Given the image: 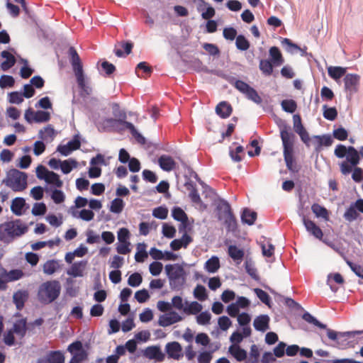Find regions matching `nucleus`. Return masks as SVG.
I'll list each match as a JSON object with an SVG mask.
<instances>
[{"label":"nucleus","instance_id":"f257e3e1","mask_svg":"<svg viewBox=\"0 0 363 363\" xmlns=\"http://www.w3.org/2000/svg\"><path fill=\"white\" fill-rule=\"evenodd\" d=\"M28 231V226L20 219L4 223L0 225V241L9 244L16 237H20Z\"/></svg>","mask_w":363,"mask_h":363},{"label":"nucleus","instance_id":"f03ea898","mask_svg":"<svg viewBox=\"0 0 363 363\" xmlns=\"http://www.w3.org/2000/svg\"><path fill=\"white\" fill-rule=\"evenodd\" d=\"M61 285L59 281H47L40 285L38 291V298L42 303H51L59 297Z\"/></svg>","mask_w":363,"mask_h":363},{"label":"nucleus","instance_id":"7ed1b4c3","mask_svg":"<svg viewBox=\"0 0 363 363\" xmlns=\"http://www.w3.org/2000/svg\"><path fill=\"white\" fill-rule=\"evenodd\" d=\"M2 184L10 188L14 192H21L28 186V175L26 172L17 169H11L6 173Z\"/></svg>","mask_w":363,"mask_h":363},{"label":"nucleus","instance_id":"20e7f679","mask_svg":"<svg viewBox=\"0 0 363 363\" xmlns=\"http://www.w3.org/2000/svg\"><path fill=\"white\" fill-rule=\"evenodd\" d=\"M169 286L173 290H180L185 284V271L179 264H167L164 267Z\"/></svg>","mask_w":363,"mask_h":363},{"label":"nucleus","instance_id":"39448f33","mask_svg":"<svg viewBox=\"0 0 363 363\" xmlns=\"http://www.w3.org/2000/svg\"><path fill=\"white\" fill-rule=\"evenodd\" d=\"M218 219L223 220L228 231L234 232L237 229V220L228 202L220 200L217 206Z\"/></svg>","mask_w":363,"mask_h":363},{"label":"nucleus","instance_id":"423d86ee","mask_svg":"<svg viewBox=\"0 0 363 363\" xmlns=\"http://www.w3.org/2000/svg\"><path fill=\"white\" fill-rule=\"evenodd\" d=\"M126 116L125 113L121 115V118L115 119L112 118H106L104 122L111 126L116 125H122L121 130L127 129L130 131L132 136L140 144L144 145L146 142L145 138L137 130L134 125L125 121Z\"/></svg>","mask_w":363,"mask_h":363},{"label":"nucleus","instance_id":"0eeeda50","mask_svg":"<svg viewBox=\"0 0 363 363\" xmlns=\"http://www.w3.org/2000/svg\"><path fill=\"white\" fill-rule=\"evenodd\" d=\"M233 85L238 91L245 94L247 99L257 104H262V99L257 91L245 82L238 79L235 81Z\"/></svg>","mask_w":363,"mask_h":363},{"label":"nucleus","instance_id":"6e6552de","mask_svg":"<svg viewBox=\"0 0 363 363\" xmlns=\"http://www.w3.org/2000/svg\"><path fill=\"white\" fill-rule=\"evenodd\" d=\"M280 137L283 144V152H294V144L296 136L290 131V128L286 125L281 127Z\"/></svg>","mask_w":363,"mask_h":363},{"label":"nucleus","instance_id":"1a4fd4ad","mask_svg":"<svg viewBox=\"0 0 363 363\" xmlns=\"http://www.w3.org/2000/svg\"><path fill=\"white\" fill-rule=\"evenodd\" d=\"M80 146L79 136L76 135L67 144L58 145L57 151L63 156H68L72 151L79 149Z\"/></svg>","mask_w":363,"mask_h":363},{"label":"nucleus","instance_id":"9d476101","mask_svg":"<svg viewBox=\"0 0 363 363\" xmlns=\"http://www.w3.org/2000/svg\"><path fill=\"white\" fill-rule=\"evenodd\" d=\"M359 82V77L357 74H347L344 78L345 89L348 92L347 98H351L352 95L357 91Z\"/></svg>","mask_w":363,"mask_h":363},{"label":"nucleus","instance_id":"9b49d317","mask_svg":"<svg viewBox=\"0 0 363 363\" xmlns=\"http://www.w3.org/2000/svg\"><path fill=\"white\" fill-rule=\"evenodd\" d=\"M165 352L168 357L175 360H179L183 357V350L181 344L177 341L167 343L165 345Z\"/></svg>","mask_w":363,"mask_h":363},{"label":"nucleus","instance_id":"f8f14e48","mask_svg":"<svg viewBox=\"0 0 363 363\" xmlns=\"http://www.w3.org/2000/svg\"><path fill=\"white\" fill-rule=\"evenodd\" d=\"M143 355L149 359H155L161 362L164 360L165 354L161 350L159 345L149 346L143 351Z\"/></svg>","mask_w":363,"mask_h":363},{"label":"nucleus","instance_id":"ddd939ff","mask_svg":"<svg viewBox=\"0 0 363 363\" xmlns=\"http://www.w3.org/2000/svg\"><path fill=\"white\" fill-rule=\"evenodd\" d=\"M29 298V292L27 290H18L13 294V303L16 309L21 311L25 306L26 302Z\"/></svg>","mask_w":363,"mask_h":363},{"label":"nucleus","instance_id":"4468645a","mask_svg":"<svg viewBox=\"0 0 363 363\" xmlns=\"http://www.w3.org/2000/svg\"><path fill=\"white\" fill-rule=\"evenodd\" d=\"M68 53L74 74L76 75L84 72L81 60L75 48L70 47Z\"/></svg>","mask_w":363,"mask_h":363},{"label":"nucleus","instance_id":"2eb2a0df","mask_svg":"<svg viewBox=\"0 0 363 363\" xmlns=\"http://www.w3.org/2000/svg\"><path fill=\"white\" fill-rule=\"evenodd\" d=\"M302 220L308 232L312 234L315 238L319 240L322 239L323 236V231L313 220L306 218L305 216H303Z\"/></svg>","mask_w":363,"mask_h":363},{"label":"nucleus","instance_id":"dca6fc26","mask_svg":"<svg viewBox=\"0 0 363 363\" xmlns=\"http://www.w3.org/2000/svg\"><path fill=\"white\" fill-rule=\"evenodd\" d=\"M269 315H260L255 318L253 326L257 331L265 332L269 328Z\"/></svg>","mask_w":363,"mask_h":363},{"label":"nucleus","instance_id":"f3484780","mask_svg":"<svg viewBox=\"0 0 363 363\" xmlns=\"http://www.w3.org/2000/svg\"><path fill=\"white\" fill-rule=\"evenodd\" d=\"M192 242V238L190 235L184 233L182 238L174 239L170 243V247L174 251H177L182 247L186 248L187 246Z\"/></svg>","mask_w":363,"mask_h":363},{"label":"nucleus","instance_id":"a211bd4d","mask_svg":"<svg viewBox=\"0 0 363 363\" xmlns=\"http://www.w3.org/2000/svg\"><path fill=\"white\" fill-rule=\"evenodd\" d=\"M75 77L79 89H80V95L82 97L89 96L92 92V89L86 83L84 72L76 74Z\"/></svg>","mask_w":363,"mask_h":363},{"label":"nucleus","instance_id":"6ab92c4d","mask_svg":"<svg viewBox=\"0 0 363 363\" xmlns=\"http://www.w3.org/2000/svg\"><path fill=\"white\" fill-rule=\"evenodd\" d=\"M13 333L20 337H23L27 331V322L26 318H21L14 322L13 328L11 329Z\"/></svg>","mask_w":363,"mask_h":363},{"label":"nucleus","instance_id":"aec40b11","mask_svg":"<svg viewBox=\"0 0 363 363\" xmlns=\"http://www.w3.org/2000/svg\"><path fill=\"white\" fill-rule=\"evenodd\" d=\"M158 164L162 169L167 172L172 170L176 165V162L173 158L166 155H162L159 157Z\"/></svg>","mask_w":363,"mask_h":363},{"label":"nucleus","instance_id":"412c9836","mask_svg":"<svg viewBox=\"0 0 363 363\" xmlns=\"http://www.w3.org/2000/svg\"><path fill=\"white\" fill-rule=\"evenodd\" d=\"M86 262L80 261L72 264L71 267L67 271V274L73 277H80L83 276V270L85 268Z\"/></svg>","mask_w":363,"mask_h":363},{"label":"nucleus","instance_id":"4be33fe9","mask_svg":"<svg viewBox=\"0 0 363 363\" xmlns=\"http://www.w3.org/2000/svg\"><path fill=\"white\" fill-rule=\"evenodd\" d=\"M26 206V200L22 197H16L13 199L11 205V211L16 216L23 213V208Z\"/></svg>","mask_w":363,"mask_h":363},{"label":"nucleus","instance_id":"5701e85b","mask_svg":"<svg viewBox=\"0 0 363 363\" xmlns=\"http://www.w3.org/2000/svg\"><path fill=\"white\" fill-rule=\"evenodd\" d=\"M1 56L6 59L1 64V68L3 71H7L16 64L15 57L7 50H4L1 52Z\"/></svg>","mask_w":363,"mask_h":363},{"label":"nucleus","instance_id":"b1692460","mask_svg":"<svg viewBox=\"0 0 363 363\" xmlns=\"http://www.w3.org/2000/svg\"><path fill=\"white\" fill-rule=\"evenodd\" d=\"M228 255L237 263L240 264L243 259L245 252L236 245H230L228 249Z\"/></svg>","mask_w":363,"mask_h":363},{"label":"nucleus","instance_id":"393cba45","mask_svg":"<svg viewBox=\"0 0 363 363\" xmlns=\"http://www.w3.org/2000/svg\"><path fill=\"white\" fill-rule=\"evenodd\" d=\"M185 186L188 190L190 191L189 196L192 203L195 204H201L202 201L201 197L198 193L197 189H196V185L194 184V182L191 181L187 182L185 184Z\"/></svg>","mask_w":363,"mask_h":363},{"label":"nucleus","instance_id":"a878e982","mask_svg":"<svg viewBox=\"0 0 363 363\" xmlns=\"http://www.w3.org/2000/svg\"><path fill=\"white\" fill-rule=\"evenodd\" d=\"M232 111L231 106L226 101L220 102L216 107V113L223 118L229 117Z\"/></svg>","mask_w":363,"mask_h":363},{"label":"nucleus","instance_id":"bb28decb","mask_svg":"<svg viewBox=\"0 0 363 363\" xmlns=\"http://www.w3.org/2000/svg\"><path fill=\"white\" fill-rule=\"evenodd\" d=\"M228 351L238 362L244 361L247 357V352L240 345H230Z\"/></svg>","mask_w":363,"mask_h":363},{"label":"nucleus","instance_id":"cd10ccee","mask_svg":"<svg viewBox=\"0 0 363 363\" xmlns=\"http://www.w3.org/2000/svg\"><path fill=\"white\" fill-rule=\"evenodd\" d=\"M186 306L183 308V311L187 315H197L203 309V306L197 301L185 302Z\"/></svg>","mask_w":363,"mask_h":363},{"label":"nucleus","instance_id":"c85d7f7f","mask_svg":"<svg viewBox=\"0 0 363 363\" xmlns=\"http://www.w3.org/2000/svg\"><path fill=\"white\" fill-rule=\"evenodd\" d=\"M346 160L352 166H357L359 163L360 158L359 152L354 147L349 146L347 147Z\"/></svg>","mask_w":363,"mask_h":363},{"label":"nucleus","instance_id":"c756f323","mask_svg":"<svg viewBox=\"0 0 363 363\" xmlns=\"http://www.w3.org/2000/svg\"><path fill=\"white\" fill-rule=\"evenodd\" d=\"M256 218L257 213L255 211H251L247 208L243 209L241 214V220L243 223L251 225L254 224Z\"/></svg>","mask_w":363,"mask_h":363},{"label":"nucleus","instance_id":"7c9ffc66","mask_svg":"<svg viewBox=\"0 0 363 363\" xmlns=\"http://www.w3.org/2000/svg\"><path fill=\"white\" fill-rule=\"evenodd\" d=\"M220 266L218 257L213 256L206 262L204 269L209 273H216L220 268Z\"/></svg>","mask_w":363,"mask_h":363},{"label":"nucleus","instance_id":"2f4dec72","mask_svg":"<svg viewBox=\"0 0 363 363\" xmlns=\"http://www.w3.org/2000/svg\"><path fill=\"white\" fill-rule=\"evenodd\" d=\"M269 55L274 66H280L284 63L282 55L277 47L274 46L269 49Z\"/></svg>","mask_w":363,"mask_h":363},{"label":"nucleus","instance_id":"473e14b6","mask_svg":"<svg viewBox=\"0 0 363 363\" xmlns=\"http://www.w3.org/2000/svg\"><path fill=\"white\" fill-rule=\"evenodd\" d=\"M151 72L152 68L146 62H140L135 68V73L137 76L140 78L145 77L146 76L150 74Z\"/></svg>","mask_w":363,"mask_h":363},{"label":"nucleus","instance_id":"72a5a7b5","mask_svg":"<svg viewBox=\"0 0 363 363\" xmlns=\"http://www.w3.org/2000/svg\"><path fill=\"white\" fill-rule=\"evenodd\" d=\"M328 75L335 80H338L345 75L346 68L342 67H330L328 69Z\"/></svg>","mask_w":363,"mask_h":363},{"label":"nucleus","instance_id":"f704fd0d","mask_svg":"<svg viewBox=\"0 0 363 363\" xmlns=\"http://www.w3.org/2000/svg\"><path fill=\"white\" fill-rule=\"evenodd\" d=\"M43 269L45 274L51 275L60 269V264L55 259L48 260L43 264Z\"/></svg>","mask_w":363,"mask_h":363},{"label":"nucleus","instance_id":"c9c22d12","mask_svg":"<svg viewBox=\"0 0 363 363\" xmlns=\"http://www.w3.org/2000/svg\"><path fill=\"white\" fill-rule=\"evenodd\" d=\"M147 245L143 243H138L137 245V252L135 255V259L137 262H143L148 257V254L146 251Z\"/></svg>","mask_w":363,"mask_h":363},{"label":"nucleus","instance_id":"e433bc0d","mask_svg":"<svg viewBox=\"0 0 363 363\" xmlns=\"http://www.w3.org/2000/svg\"><path fill=\"white\" fill-rule=\"evenodd\" d=\"M45 357L48 363H65V357L60 351H50Z\"/></svg>","mask_w":363,"mask_h":363},{"label":"nucleus","instance_id":"4c0bfd02","mask_svg":"<svg viewBox=\"0 0 363 363\" xmlns=\"http://www.w3.org/2000/svg\"><path fill=\"white\" fill-rule=\"evenodd\" d=\"M172 216L174 220L180 221L182 224H184L186 221H188V216L186 213L180 207H174L172 210Z\"/></svg>","mask_w":363,"mask_h":363},{"label":"nucleus","instance_id":"58836bf2","mask_svg":"<svg viewBox=\"0 0 363 363\" xmlns=\"http://www.w3.org/2000/svg\"><path fill=\"white\" fill-rule=\"evenodd\" d=\"M45 182L50 184H52L57 188L62 186V181L60 179V176L52 171H48Z\"/></svg>","mask_w":363,"mask_h":363},{"label":"nucleus","instance_id":"ea45409f","mask_svg":"<svg viewBox=\"0 0 363 363\" xmlns=\"http://www.w3.org/2000/svg\"><path fill=\"white\" fill-rule=\"evenodd\" d=\"M315 138L318 141V145L315 147L316 151H319L322 146L329 147L333 143V139L329 135H316Z\"/></svg>","mask_w":363,"mask_h":363},{"label":"nucleus","instance_id":"a19ab883","mask_svg":"<svg viewBox=\"0 0 363 363\" xmlns=\"http://www.w3.org/2000/svg\"><path fill=\"white\" fill-rule=\"evenodd\" d=\"M194 296L196 299L200 301H204L208 298V293L205 286L198 284L193 292Z\"/></svg>","mask_w":363,"mask_h":363},{"label":"nucleus","instance_id":"79ce46f5","mask_svg":"<svg viewBox=\"0 0 363 363\" xmlns=\"http://www.w3.org/2000/svg\"><path fill=\"white\" fill-rule=\"evenodd\" d=\"M273 62L269 60H261L259 61V69L266 76H269L273 72Z\"/></svg>","mask_w":363,"mask_h":363},{"label":"nucleus","instance_id":"37998d69","mask_svg":"<svg viewBox=\"0 0 363 363\" xmlns=\"http://www.w3.org/2000/svg\"><path fill=\"white\" fill-rule=\"evenodd\" d=\"M124 206L123 201L120 198H116L111 201L110 211L118 214L123 211Z\"/></svg>","mask_w":363,"mask_h":363},{"label":"nucleus","instance_id":"c03bdc74","mask_svg":"<svg viewBox=\"0 0 363 363\" xmlns=\"http://www.w3.org/2000/svg\"><path fill=\"white\" fill-rule=\"evenodd\" d=\"M212 315L210 313L209 311H201L197 315H196V323L199 325H208L211 322Z\"/></svg>","mask_w":363,"mask_h":363},{"label":"nucleus","instance_id":"a18cd8bd","mask_svg":"<svg viewBox=\"0 0 363 363\" xmlns=\"http://www.w3.org/2000/svg\"><path fill=\"white\" fill-rule=\"evenodd\" d=\"M77 162L72 159L61 161L60 169L64 174H69L74 168L77 167Z\"/></svg>","mask_w":363,"mask_h":363},{"label":"nucleus","instance_id":"49530a36","mask_svg":"<svg viewBox=\"0 0 363 363\" xmlns=\"http://www.w3.org/2000/svg\"><path fill=\"white\" fill-rule=\"evenodd\" d=\"M323 117L328 121H334L337 116V111L335 107H328L327 105L323 106Z\"/></svg>","mask_w":363,"mask_h":363},{"label":"nucleus","instance_id":"de8ad7c7","mask_svg":"<svg viewBox=\"0 0 363 363\" xmlns=\"http://www.w3.org/2000/svg\"><path fill=\"white\" fill-rule=\"evenodd\" d=\"M283 110L287 113H293L297 108L296 102L293 99H285L281 103Z\"/></svg>","mask_w":363,"mask_h":363},{"label":"nucleus","instance_id":"09e8293b","mask_svg":"<svg viewBox=\"0 0 363 363\" xmlns=\"http://www.w3.org/2000/svg\"><path fill=\"white\" fill-rule=\"evenodd\" d=\"M302 318L308 323L313 324L321 329L326 328V325L320 323L308 312H305L302 315Z\"/></svg>","mask_w":363,"mask_h":363},{"label":"nucleus","instance_id":"8fccbe9b","mask_svg":"<svg viewBox=\"0 0 363 363\" xmlns=\"http://www.w3.org/2000/svg\"><path fill=\"white\" fill-rule=\"evenodd\" d=\"M235 45L236 48L242 51H245L250 48V42L242 35L236 37Z\"/></svg>","mask_w":363,"mask_h":363},{"label":"nucleus","instance_id":"3c124183","mask_svg":"<svg viewBox=\"0 0 363 363\" xmlns=\"http://www.w3.org/2000/svg\"><path fill=\"white\" fill-rule=\"evenodd\" d=\"M15 79L12 76L4 74L0 77V87L1 89L11 88L14 86Z\"/></svg>","mask_w":363,"mask_h":363},{"label":"nucleus","instance_id":"603ef678","mask_svg":"<svg viewBox=\"0 0 363 363\" xmlns=\"http://www.w3.org/2000/svg\"><path fill=\"white\" fill-rule=\"evenodd\" d=\"M359 213L353 205H351L345 212L344 218L349 222H352L357 218Z\"/></svg>","mask_w":363,"mask_h":363},{"label":"nucleus","instance_id":"864d4df0","mask_svg":"<svg viewBox=\"0 0 363 363\" xmlns=\"http://www.w3.org/2000/svg\"><path fill=\"white\" fill-rule=\"evenodd\" d=\"M281 44L286 46V50L290 53H294L297 50H301L298 45L294 43L290 39L286 38H282Z\"/></svg>","mask_w":363,"mask_h":363},{"label":"nucleus","instance_id":"5fc2aeb1","mask_svg":"<svg viewBox=\"0 0 363 363\" xmlns=\"http://www.w3.org/2000/svg\"><path fill=\"white\" fill-rule=\"evenodd\" d=\"M47 211L46 205L41 203H35L32 208V214L35 216H43Z\"/></svg>","mask_w":363,"mask_h":363},{"label":"nucleus","instance_id":"6e6d98bb","mask_svg":"<svg viewBox=\"0 0 363 363\" xmlns=\"http://www.w3.org/2000/svg\"><path fill=\"white\" fill-rule=\"evenodd\" d=\"M143 281V277L138 272H135L132 274L128 279V284L129 286L132 287H138L140 285V284Z\"/></svg>","mask_w":363,"mask_h":363},{"label":"nucleus","instance_id":"4d7b16f0","mask_svg":"<svg viewBox=\"0 0 363 363\" xmlns=\"http://www.w3.org/2000/svg\"><path fill=\"white\" fill-rule=\"evenodd\" d=\"M284 157L286 162V167L293 172L297 171L296 169L295 161L294 159V152H283Z\"/></svg>","mask_w":363,"mask_h":363},{"label":"nucleus","instance_id":"13d9d810","mask_svg":"<svg viewBox=\"0 0 363 363\" xmlns=\"http://www.w3.org/2000/svg\"><path fill=\"white\" fill-rule=\"evenodd\" d=\"M34 121L36 123H45L50 120V114L44 111H35Z\"/></svg>","mask_w":363,"mask_h":363},{"label":"nucleus","instance_id":"bf43d9fd","mask_svg":"<svg viewBox=\"0 0 363 363\" xmlns=\"http://www.w3.org/2000/svg\"><path fill=\"white\" fill-rule=\"evenodd\" d=\"M311 209L317 217L326 218L328 216V210L318 203H314L312 206Z\"/></svg>","mask_w":363,"mask_h":363},{"label":"nucleus","instance_id":"052dcab7","mask_svg":"<svg viewBox=\"0 0 363 363\" xmlns=\"http://www.w3.org/2000/svg\"><path fill=\"white\" fill-rule=\"evenodd\" d=\"M24 277V272L19 269H11L9 272L8 279L9 282L15 281L22 279Z\"/></svg>","mask_w":363,"mask_h":363},{"label":"nucleus","instance_id":"680f3d73","mask_svg":"<svg viewBox=\"0 0 363 363\" xmlns=\"http://www.w3.org/2000/svg\"><path fill=\"white\" fill-rule=\"evenodd\" d=\"M254 291L259 300L267 306H269L271 298L269 294L261 289H255Z\"/></svg>","mask_w":363,"mask_h":363},{"label":"nucleus","instance_id":"e2e57ef3","mask_svg":"<svg viewBox=\"0 0 363 363\" xmlns=\"http://www.w3.org/2000/svg\"><path fill=\"white\" fill-rule=\"evenodd\" d=\"M50 197L56 204H60L65 200V195L63 191L56 189L52 191Z\"/></svg>","mask_w":363,"mask_h":363},{"label":"nucleus","instance_id":"0e129e2a","mask_svg":"<svg viewBox=\"0 0 363 363\" xmlns=\"http://www.w3.org/2000/svg\"><path fill=\"white\" fill-rule=\"evenodd\" d=\"M9 101L11 104H20L23 101V96L21 92L19 91H12L10 92L8 95Z\"/></svg>","mask_w":363,"mask_h":363},{"label":"nucleus","instance_id":"69168bd1","mask_svg":"<svg viewBox=\"0 0 363 363\" xmlns=\"http://www.w3.org/2000/svg\"><path fill=\"white\" fill-rule=\"evenodd\" d=\"M88 358V353L86 351H81V352H75L72 354V357L69 363H82L86 360Z\"/></svg>","mask_w":363,"mask_h":363},{"label":"nucleus","instance_id":"338daca9","mask_svg":"<svg viewBox=\"0 0 363 363\" xmlns=\"http://www.w3.org/2000/svg\"><path fill=\"white\" fill-rule=\"evenodd\" d=\"M176 228L169 224L164 223L162 225V234L167 238H173L176 235Z\"/></svg>","mask_w":363,"mask_h":363},{"label":"nucleus","instance_id":"774afa93","mask_svg":"<svg viewBox=\"0 0 363 363\" xmlns=\"http://www.w3.org/2000/svg\"><path fill=\"white\" fill-rule=\"evenodd\" d=\"M259 352L256 345H252L250 347V358L247 363H258Z\"/></svg>","mask_w":363,"mask_h":363}]
</instances>
